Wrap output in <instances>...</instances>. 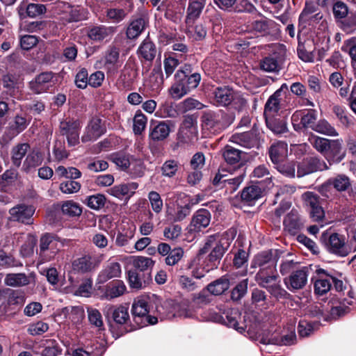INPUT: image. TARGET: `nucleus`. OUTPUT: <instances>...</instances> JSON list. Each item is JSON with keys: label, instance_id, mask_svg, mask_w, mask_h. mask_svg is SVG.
<instances>
[{"label": "nucleus", "instance_id": "f257e3e1", "mask_svg": "<svg viewBox=\"0 0 356 356\" xmlns=\"http://www.w3.org/2000/svg\"><path fill=\"white\" fill-rule=\"evenodd\" d=\"M234 234V230L229 229L222 234L209 236L203 248L200 250L199 254H204L212 249L208 256V259L212 264V266H216L229 248Z\"/></svg>", "mask_w": 356, "mask_h": 356}, {"label": "nucleus", "instance_id": "f03ea898", "mask_svg": "<svg viewBox=\"0 0 356 356\" xmlns=\"http://www.w3.org/2000/svg\"><path fill=\"white\" fill-rule=\"evenodd\" d=\"M64 246V240L54 233L42 234L39 239V249L36 252L39 262L46 263L54 260Z\"/></svg>", "mask_w": 356, "mask_h": 356}, {"label": "nucleus", "instance_id": "7ed1b4c3", "mask_svg": "<svg viewBox=\"0 0 356 356\" xmlns=\"http://www.w3.org/2000/svg\"><path fill=\"white\" fill-rule=\"evenodd\" d=\"M321 240L323 241L327 250L330 253L337 256L343 257L351 252V248L346 243V238L343 235L337 233L330 234L323 233Z\"/></svg>", "mask_w": 356, "mask_h": 356}, {"label": "nucleus", "instance_id": "20e7f679", "mask_svg": "<svg viewBox=\"0 0 356 356\" xmlns=\"http://www.w3.org/2000/svg\"><path fill=\"white\" fill-rule=\"evenodd\" d=\"M81 128L79 120L67 118L60 122L58 133L66 138L69 146H75L79 143Z\"/></svg>", "mask_w": 356, "mask_h": 356}, {"label": "nucleus", "instance_id": "39448f33", "mask_svg": "<svg viewBox=\"0 0 356 356\" xmlns=\"http://www.w3.org/2000/svg\"><path fill=\"white\" fill-rule=\"evenodd\" d=\"M273 54L266 57L261 62L262 70L269 72H278L286 53L284 45L281 44H272Z\"/></svg>", "mask_w": 356, "mask_h": 356}, {"label": "nucleus", "instance_id": "423d86ee", "mask_svg": "<svg viewBox=\"0 0 356 356\" xmlns=\"http://www.w3.org/2000/svg\"><path fill=\"white\" fill-rule=\"evenodd\" d=\"M175 128V122L172 120L152 121L149 125V138L153 142L163 141Z\"/></svg>", "mask_w": 356, "mask_h": 356}, {"label": "nucleus", "instance_id": "0eeeda50", "mask_svg": "<svg viewBox=\"0 0 356 356\" xmlns=\"http://www.w3.org/2000/svg\"><path fill=\"white\" fill-rule=\"evenodd\" d=\"M301 199L304 207L309 210L314 221H320L324 218V210L321 205L320 197L318 194L307 191L302 195Z\"/></svg>", "mask_w": 356, "mask_h": 356}, {"label": "nucleus", "instance_id": "6e6552de", "mask_svg": "<svg viewBox=\"0 0 356 356\" xmlns=\"http://www.w3.org/2000/svg\"><path fill=\"white\" fill-rule=\"evenodd\" d=\"M54 78L52 72H41L29 82L28 87L35 95L47 92L54 85Z\"/></svg>", "mask_w": 356, "mask_h": 356}, {"label": "nucleus", "instance_id": "1a4fd4ad", "mask_svg": "<svg viewBox=\"0 0 356 356\" xmlns=\"http://www.w3.org/2000/svg\"><path fill=\"white\" fill-rule=\"evenodd\" d=\"M317 111L314 109L307 110L302 115L300 112H296L291 117L293 129L296 131H301L302 129H312L316 124Z\"/></svg>", "mask_w": 356, "mask_h": 356}, {"label": "nucleus", "instance_id": "9d476101", "mask_svg": "<svg viewBox=\"0 0 356 356\" xmlns=\"http://www.w3.org/2000/svg\"><path fill=\"white\" fill-rule=\"evenodd\" d=\"M277 250L263 251L254 256L251 263V268L259 267L260 269H272L276 268L278 261Z\"/></svg>", "mask_w": 356, "mask_h": 356}, {"label": "nucleus", "instance_id": "9b49d317", "mask_svg": "<svg viewBox=\"0 0 356 356\" xmlns=\"http://www.w3.org/2000/svg\"><path fill=\"white\" fill-rule=\"evenodd\" d=\"M309 273V268L304 266L302 268L293 272L284 282L287 289L291 291L303 289L307 283Z\"/></svg>", "mask_w": 356, "mask_h": 356}, {"label": "nucleus", "instance_id": "f8f14e48", "mask_svg": "<svg viewBox=\"0 0 356 356\" xmlns=\"http://www.w3.org/2000/svg\"><path fill=\"white\" fill-rule=\"evenodd\" d=\"M101 261V257L89 254H85L73 261L72 270L81 273H88L95 270Z\"/></svg>", "mask_w": 356, "mask_h": 356}, {"label": "nucleus", "instance_id": "ddd939ff", "mask_svg": "<svg viewBox=\"0 0 356 356\" xmlns=\"http://www.w3.org/2000/svg\"><path fill=\"white\" fill-rule=\"evenodd\" d=\"M106 127L102 120L97 117H93L86 128V131L81 137L83 143L97 140L106 132Z\"/></svg>", "mask_w": 356, "mask_h": 356}, {"label": "nucleus", "instance_id": "4468645a", "mask_svg": "<svg viewBox=\"0 0 356 356\" xmlns=\"http://www.w3.org/2000/svg\"><path fill=\"white\" fill-rule=\"evenodd\" d=\"M34 211L31 206L18 204L9 210L10 218L13 221L31 225L33 223L32 216Z\"/></svg>", "mask_w": 356, "mask_h": 356}, {"label": "nucleus", "instance_id": "2eb2a0df", "mask_svg": "<svg viewBox=\"0 0 356 356\" xmlns=\"http://www.w3.org/2000/svg\"><path fill=\"white\" fill-rule=\"evenodd\" d=\"M104 312L107 318H111L115 323L119 325L127 324L129 321V308L127 306L108 305Z\"/></svg>", "mask_w": 356, "mask_h": 356}, {"label": "nucleus", "instance_id": "dca6fc26", "mask_svg": "<svg viewBox=\"0 0 356 356\" xmlns=\"http://www.w3.org/2000/svg\"><path fill=\"white\" fill-rule=\"evenodd\" d=\"M222 115L211 111H204L201 117L202 125L204 129L216 132L225 129L222 122Z\"/></svg>", "mask_w": 356, "mask_h": 356}, {"label": "nucleus", "instance_id": "f3484780", "mask_svg": "<svg viewBox=\"0 0 356 356\" xmlns=\"http://www.w3.org/2000/svg\"><path fill=\"white\" fill-rule=\"evenodd\" d=\"M62 19L64 23L78 22L87 18L86 12L79 6L64 3Z\"/></svg>", "mask_w": 356, "mask_h": 356}, {"label": "nucleus", "instance_id": "a211bd4d", "mask_svg": "<svg viewBox=\"0 0 356 356\" xmlns=\"http://www.w3.org/2000/svg\"><path fill=\"white\" fill-rule=\"evenodd\" d=\"M342 139L331 140L327 150L324 157L331 163H339L345 157V153L342 152Z\"/></svg>", "mask_w": 356, "mask_h": 356}, {"label": "nucleus", "instance_id": "6ab92c4d", "mask_svg": "<svg viewBox=\"0 0 356 356\" xmlns=\"http://www.w3.org/2000/svg\"><path fill=\"white\" fill-rule=\"evenodd\" d=\"M205 4L206 0H189L185 19L188 29L192 27L195 21L200 17Z\"/></svg>", "mask_w": 356, "mask_h": 356}, {"label": "nucleus", "instance_id": "aec40b11", "mask_svg": "<svg viewBox=\"0 0 356 356\" xmlns=\"http://www.w3.org/2000/svg\"><path fill=\"white\" fill-rule=\"evenodd\" d=\"M284 229L291 235H295L303 227L304 222L296 210H292L284 219Z\"/></svg>", "mask_w": 356, "mask_h": 356}, {"label": "nucleus", "instance_id": "412c9836", "mask_svg": "<svg viewBox=\"0 0 356 356\" xmlns=\"http://www.w3.org/2000/svg\"><path fill=\"white\" fill-rule=\"evenodd\" d=\"M284 108L282 97H280V92L276 90L269 97L264 106L265 118L275 117L279 111Z\"/></svg>", "mask_w": 356, "mask_h": 356}, {"label": "nucleus", "instance_id": "4be33fe9", "mask_svg": "<svg viewBox=\"0 0 356 356\" xmlns=\"http://www.w3.org/2000/svg\"><path fill=\"white\" fill-rule=\"evenodd\" d=\"M177 74L182 76L184 83L187 86L190 91L196 88L201 80L199 73L193 72L191 65L185 64L181 69L177 71Z\"/></svg>", "mask_w": 356, "mask_h": 356}, {"label": "nucleus", "instance_id": "5701e85b", "mask_svg": "<svg viewBox=\"0 0 356 356\" xmlns=\"http://www.w3.org/2000/svg\"><path fill=\"white\" fill-rule=\"evenodd\" d=\"M275 22L269 19H261L252 22L246 29V33H252L255 36L264 35L269 33L275 26Z\"/></svg>", "mask_w": 356, "mask_h": 356}, {"label": "nucleus", "instance_id": "b1692460", "mask_svg": "<svg viewBox=\"0 0 356 356\" xmlns=\"http://www.w3.org/2000/svg\"><path fill=\"white\" fill-rule=\"evenodd\" d=\"M254 280L259 286L268 289L270 285H273L279 280V275L276 268L274 270L260 269L255 275Z\"/></svg>", "mask_w": 356, "mask_h": 356}, {"label": "nucleus", "instance_id": "393cba45", "mask_svg": "<svg viewBox=\"0 0 356 356\" xmlns=\"http://www.w3.org/2000/svg\"><path fill=\"white\" fill-rule=\"evenodd\" d=\"M197 117L193 115L184 116V119L177 133V139L184 143L189 138L188 133L192 134L195 130Z\"/></svg>", "mask_w": 356, "mask_h": 356}, {"label": "nucleus", "instance_id": "a878e982", "mask_svg": "<svg viewBox=\"0 0 356 356\" xmlns=\"http://www.w3.org/2000/svg\"><path fill=\"white\" fill-rule=\"evenodd\" d=\"M211 221V213L205 209L197 211L193 216L191 222V230L200 232L202 228L207 227Z\"/></svg>", "mask_w": 356, "mask_h": 356}, {"label": "nucleus", "instance_id": "bb28decb", "mask_svg": "<svg viewBox=\"0 0 356 356\" xmlns=\"http://www.w3.org/2000/svg\"><path fill=\"white\" fill-rule=\"evenodd\" d=\"M212 94L216 103L220 106H227L234 99V91L229 86L217 87Z\"/></svg>", "mask_w": 356, "mask_h": 356}, {"label": "nucleus", "instance_id": "cd10ccee", "mask_svg": "<svg viewBox=\"0 0 356 356\" xmlns=\"http://www.w3.org/2000/svg\"><path fill=\"white\" fill-rule=\"evenodd\" d=\"M269 155L273 164L282 162L288 155V145L284 141H277L271 145Z\"/></svg>", "mask_w": 356, "mask_h": 356}, {"label": "nucleus", "instance_id": "c85d7f7f", "mask_svg": "<svg viewBox=\"0 0 356 356\" xmlns=\"http://www.w3.org/2000/svg\"><path fill=\"white\" fill-rule=\"evenodd\" d=\"M138 186V184L135 182L122 184L113 186L108 190V192L110 195L119 199H122L126 196L129 198L134 194Z\"/></svg>", "mask_w": 356, "mask_h": 356}, {"label": "nucleus", "instance_id": "c756f323", "mask_svg": "<svg viewBox=\"0 0 356 356\" xmlns=\"http://www.w3.org/2000/svg\"><path fill=\"white\" fill-rule=\"evenodd\" d=\"M328 184H332V188L339 193L349 191L352 188L351 179L345 174H337L329 178Z\"/></svg>", "mask_w": 356, "mask_h": 356}, {"label": "nucleus", "instance_id": "7c9ffc66", "mask_svg": "<svg viewBox=\"0 0 356 356\" xmlns=\"http://www.w3.org/2000/svg\"><path fill=\"white\" fill-rule=\"evenodd\" d=\"M132 315L134 321L140 326H143V320L149 313L148 304L147 301L143 299H140L135 301L132 305L131 309Z\"/></svg>", "mask_w": 356, "mask_h": 356}, {"label": "nucleus", "instance_id": "2f4dec72", "mask_svg": "<svg viewBox=\"0 0 356 356\" xmlns=\"http://www.w3.org/2000/svg\"><path fill=\"white\" fill-rule=\"evenodd\" d=\"M175 83L169 89L170 96L175 99H179L184 95H187L190 90L187 86L184 83L182 76L176 72L175 75Z\"/></svg>", "mask_w": 356, "mask_h": 356}, {"label": "nucleus", "instance_id": "473e14b6", "mask_svg": "<svg viewBox=\"0 0 356 356\" xmlns=\"http://www.w3.org/2000/svg\"><path fill=\"white\" fill-rule=\"evenodd\" d=\"M44 158L41 152L39 150H32L26 156L23 163V170L26 172H29L32 169L40 165L43 162Z\"/></svg>", "mask_w": 356, "mask_h": 356}, {"label": "nucleus", "instance_id": "72a5a7b5", "mask_svg": "<svg viewBox=\"0 0 356 356\" xmlns=\"http://www.w3.org/2000/svg\"><path fill=\"white\" fill-rule=\"evenodd\" d=\"M137 52L139 58L152 62L156 57L157 49L152 41L145 40L140 45Z\"/></svg>", "mask_w": 356, "mask_h": 356}, {"label": "nucleus", "instance_id": "f704fd0d", "mask_svg": "<svg viewBox=\"0 0 356 356\" xmlns=\"http://www.w3.org/2000/svg\"><path fill=\"white\" fill-rule=\"evenodd\" d=\"M120 58V49L115 46H111L105 52L104 65L108 70L118 69V63Z\"/></svg>", "mask_w": 356, "mask_h": 356}, {"label": "nucleus", "instance_id": "c9c22d12", "mask_svg": "<svg viewBox=\"0 0 356 356\" xmlns=\"http://www.w3.org/2000/svg\"><path fill=\"white\" fill-rule=\"evenodd\" d=\"M268 128L275 135H280L288 132L287 122L285 120L275 117L265 118Z\"/></svg>", "mask_w": 356, "mask_h": 356}, {"label": "nucleus", "instance_id": "e433bc0d", "mask_svg": "<svg viewBox=\"0 0 356 356\" xmlns=\"http://www.w3.org/2000/svg\"><path fill=\"white\" fill-rule=\"evenodd\" d=\"M121 274V266L118 262L109 263L99 275L101 282H104L110 279L118 277Z\"/></svg>", "mask_w": 356, "mask_h": 356}, {"label": "nucleus", "instance_id": "4c0bfd02", "mask_svg": "<svg viewBox=\"0 0 356 356\" xmlns=\"http://www.w3.org/2000/svg\"><path fill=\"white\" fill-rule=\"evenodd\" d=\"M30 149L29 143H19L14 146L11 150V159L13 165L16 167H19L22 163V160Z\"/></svg>", "mask_w": 356, "mask_h": 356}, {"label": "nucleus", "instance_id": "58836bf2", "mask_svg": "<svg viewBox=\"0 0 356 356\" xmlns=\"http://www.w3.org/2000/svg\"><path fill=\"white\" fill-rule=\"evenodd\" d=\"M296 340V335L294 332V328H292V330L290 333L284 334L281 337L280 339H276V337L271 338H261L260 342L264 344H281L285 346H290L295 343Z\"/></svg>", "mask_w": 356, "mask_h": 356}, {"label": "nucleus", "instance_id": "ea45409f", "mask_svg": "<svg viewBox=\"0 0 356 356\" xmlns=\"http://www.w3.org/2000/svg\"><path fill=\"white\" fill-rule=\"evenodd\" d=\"M229 286V280L225 277H222L208 284L207 289L210 294L219 296L227 291Z\"/></svg>", "mask_w": 356, "mask_h": 356}, {"label": "nucleus", "instance_id": "a19ab883", "mask_svg": "<svg viewBox=\"0 0 356 356\" xmlns=\"http://www.w3.org/2000/svg\"><path fill=\"white\" fill-rule=\"evenodd\" d=\"M243 152L230 145H226L222 150V155L227 164L234 165L241 159Z\"/></svg>", "mask_w": 356, "mask_h": 356}, {"label": "nucleus", "instance_id": "79ce46f5", "mask_svg": "<svg viewBox=\"0 0 356 356\" xmlns=\"http://www.w3.org/2000/svg\"><path fill=\"white\" fill-rule=\"evenodd\" d=\"M5 284L13 287H20L28 285L29 279L24 273H9L6 276Z\"/></svg>", "mask_w": 356, "mask_h": 356}, {"label": "nucleus", "instance_id": "37998d69", "mask_svg": "<svg viewBox=\"0 0 356 356\" xmlns=\"http://www.w3.org/2000/svg\"><path fill=\"white\" fill-rule=\"evenodd\" d=\"M308 141L318 152L324 156L331 140L311 134L309 136Z\"/></svg>", "mask_w": 356, "mask_h": 356}, {"label": "nucleus", "instance_id": "c03bdc74", "mask_svg": "<svg viewBox=\"0 0 356 356\" xmlns=\"http://www.w3.org/2000/svg\"><path fill=\"white\" fill-rule=\"evenodd\" d=\"M145 21L143 18L139 17L133 20L127 29V36L129 39L136 38L144 30Z\"/></svg>", "mask_w": 356, "mask_h": 356}, {"label": "nucleus", "instance_id": "a18cd8bd", "mask_svg": "<svg viewBox=\"0 0 356 356\" xmlns=\"http://www.w3.org/2000/svg\"><path fill=\"white\" fill-rule=\"evenodd\" d=\"M317 275L318 278L314 282V291L318 295H324L327 293L332 287L331 279L330 277H326L325 274Z\"/></svg>", "mask_w": 356, "mask_h": 356}, {"label": "nucleus", "instance_id": "49530a36", "mask_svg": "<svg viewBox=\"0 0 356 356\" xmlns=\"http://www.w3.org/2000/svg\"><path fill=\"white\" fill-rule=\"evenodd\" d=\"M313 131L328 136H339L336 129L325 119L319 120L314 127Z\"/></svg>", "mask_w": 356, "mask_h": 356}, {"label": "nucleus", "instance_id": "de8ad7c7", "mask_svg": "<svg viewBox=\"0 0 356 356\" xmlns=\"http://www.w3.org/2000/svg\"><path fill=\"white\" fill-rule=\"evenodd\" d=\"M341 30L347 33L356 31V12H350L346 17L338 22Z\"/></svg>", "mask_w": 356, "mask_h": 356}, {"label": "nucleus", "instance_id": "09e8293b", "mask_svg": "<svg viewBox=\"0 0 356 356\" xmlns=\"http://www.w3.org/2000/svg\"><path fill=\"white\" fill-rule=\"evenodd\" d=\"M111 28L104 26H94L88 32V36L94 41H102L105 39L110 33Z\"/></svg>", "mask_w": 356, "mask_h": 356}, {"label": "nucleus", "instance_id": "8fccbe9b", "mask_svg": "<svg viewBox=\"0 0 356 356\" xmlns=\"http://www.w3.org/2000/svg\"><path fill=\"white\" fill-rule=\"evenodd\" d=\"M179 163L177 161L170 159L163 163L161 167V175L163 177L172 178L179 170Z\"/></svg>", "mask_w": 356, "mask_h": 356}, {"label": "nucleus", "instance_id": "3c124183", "mask_svg": "<svg viewBox=\"0 0 356 356\" xmlns=\"http://www.w3.org/2000/svg\"><path fill=\"white\" fill-rule=\"evenodd\" d=\"M126 290V286L122 281L118 280L108 286L105 293L106 298L111 300L122 296Z\"/></svg>", "mask_w": 356, "mask_h": 356}, {"label": "nucleus", "instance_id": "603ef678", "mask_svg": "<svg viewBox=\"0 0 356 356\" xmlns=\"http://www.w3.org/2000/svg\"><path fill=\"white\" fill-rule=\"evenodd\" d=\"M263 189L257 184H252L246 187V205L252 206L253 202L262 196Z\"/></svg>", "mask_w": 356, "mask_h": 356}, {"label": "nucleus", "instance_id": "864d4df0", "mask_svg": "<svg viewBox=\"0 0 356 356\" xmlns=\"http://www.w3.org/2000/svg\"><path fill=\"white\" fill-rule=\"evenodd\" d=\"M154 261L149 257L138 256L133 259V266L134 270H139L144 272L149 269H152L154 266Z\"/></svg>", "mask_w": 356, "mask_h": 356}, {"label": "nucleus", "instance_id": "5fc2aeb1", "mask_svg": "<svg viewBox=\"0 0 356 356\" xmlns=\"http://www.w3.org/2000/svg\"><path fill=\"white\" fill-rule=\"evenodd\" d=\"M275 168L279 172L289 178L296 177V163L293 161L275 163Z\"/></svg>", "mask_w": 356, "mask_h": 356}, {"label": "nucleus", "instance_id": "6e6d98bb", "mask_svg": "<svg viewBox=\"0 0 356 356\" xmlns=\"http://www.w3.org/2000/svg\"><path fill=\"white\" fill-rule=\"evenodd\" d=\"M332 12L337 23L346 17L349 14L348 6L341 1H338L334 3L332 7Z\"/></svg>", "mask_w": 356, "mask_h": 356}, {"label": "nucleus", "instance_id": "4d7b16f0", "mask_svg": "<svg viewBox=\"0 0 356 356\" xmlns=\"http://www.w3.org/2000/svg\"><path fill=\"white\" fill-rule=\"evenodd\" d=\"M179 106L183 113H186L194 109L201 110L206 107L204 104L192 97L184 99L179 104Z\"/></svg>", "mask_w": 356, "mask_h": 356}, {"label": "nucleus", "instance_id": "13d9d810", "mask_svg": "<svg viewBox=\"0 0 356 356\" xmlns=\"http://www.w3.org/2000/svg\"><path fill=\"white\" fill-rule=\"evenodd\" d=\"M88 321L91 325L98 327L99 330L104 328L102 316L99 311L97 309L87 308Z\"/></svg>", "mask_w": 356, "mask_h": 356}, {"label": "nucleus", "instance_id": "bf43d9fd", "mask_svg": "<svg viewBox=\"0 0 356 356\" xmlns=\"http://www.w3.org/2000/svg\"><path fill=\"white\" fill-rule=\"evenodd\" d=\"M136 227L132 226L125 232H119L115 238V244L119 247H124L129 244V241L134 237Z\"/></svg>", "mask_w": 356, "mask_h": 356}, {"label": "nucleus", "instance_id": "052dcab7", "mask_svg": "<svg viewBox=\"0 0 356 356\" xmlns=\"http://www.w3.org/2000/svg\"><path fill=\"white\" fill-rule=\"evenodd\" d=\"M266 290L271 296L277 299H286L290 296V294L282 287L280 279L273 285H270Z\"/></svg>", "mask_w": 356, "mask_h": 356}, {"label": "nucleus", "instance_id": "680f3d73", "mask_svg": "<svg viewBox=\"0 0 356 356\" xmlns=\"http://www.w3.org/2000/svg\"><path fill=\"white\" fill-rule=\"evenodd\" d=\"M62 212L69 216H79L82 213L79 205L72 201H66L62 205Z\"/></svg>", "mask_w": 356, "mask_h": 356}, {"label": "nucleus", "instance_id": "e2e57ef3", "mask_svg": "<svg viewBox=\"0 0 356 356\" xmlns=\"http://www.w3.org/2000/svg\"><path fill=\"white\" fill-rule=\"evenodd\" d=\"M147 119V117L138 111L134 118L133 129L136 134H140L145 129Z\"/></svg>", "mask_w": 356, "mask_h": 356}, {"label": "nucleus", "instance_id": "0e129e2a", "mask_svg": "<svg viewBox=\"0 0 356 356\" xmlns=\"http://www.w3.org/2000/svg\"><path fill=\"white\" fill-rule=\"evenodd\" d=\"M332 111L343 126L348 127L353 124L351 117L346 114L345 109L342 106H334Z\"/></svg>", "mask_w": 356, "mask_h": 356}, {"label": "nucleus", "instance_id": "69168bd1", "mask_svg": "<svg viewBox=\"0 0 356 356\" xmlns=\"http://www.w3.org/2000/svg\"><path fill=\"white\" fill-rule=\"evenodd\" d=\"M106 203V197L102 194H97L88 197L87 205L95 210L103 208Z\"/></svg>", "mask_w": 356, "mask_h": 356}, {"label": "nucleus", "instance_id": "338daca9", "mask_svg": "<svg viewBox=\"0 0 356 356\" xmlns=\"http://www.w3.org/2000/svg\"><path fill=\"white\" fill-rule=\"evenodd\" d=\"M58 344L56 340H47L44 348L41 353L42 356H57L59 353Z\"/></svg>", "mask_w": 356, "mask_h": 356}, {"label": "nucleus", "instance_id": "774afa93", "mask_svg": "<svg viewBox=\"0 0 356 356\" xmlns=\"http://www.w3.org/2000/svg\"><path fill=\"white\" fill-rule=\"evenodd\" d=\"M342 50L348 52L351 58L352 63H356V37H353L346 40L342 47Z\"/></svg>", "mask_w": 356, "mask_h": 356}]
</instances>
